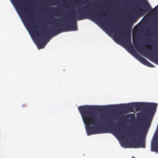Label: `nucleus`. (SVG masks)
I'll list each match as a JSON object with an SVG mask.
<instances>
[{"instance_id":"nucleus-2","label":"nucleus","mask_w":158,"mask_h":158,"mask_svg":"<svg viewBox=\"0 0 158 158\" xmlns=\"http://www.w3.org/2000/svg\"><path fill=\"white\" fill-rule=\"evenodd\" d=\"M90 7L87 5L83 7L80 9L79 11L77 12V16L75 14H72L71 16L69 18V22L67 24L57 25L54 27L48 28L46 31H43L42 34L38 37L37 40V44L38 47L39 48H43L47 40L51 35L56 33L66 31H77V28L76 21L78 19H83L89 16L102 23L106 22V19L103 16V13L101 12L97 11L96 13L97 16H95V13L93 12L90 14L88 11V9H90Z\"/></svg>"},{"instance_id":"nucleus-17","label":"nucleus","mask_w":158,"mask_h":158,"mask_svg":"<svg viewBox=\"0 0 158 158\" xmlns=\"http://www.w3.org/2000/svg\"><path fill=\"white\" fill-rule=\"evenodd\" d=\"M132 158H134V157H133Z\"/></svg>"},{"instance_id":"nucleus-12","label":"nucleus","mask_w":158,"mask_h":158,"mask_svg":"<svg viewBox=\"0 0 158 158\" xmlns=\"http://www.w3.org/2000/svg\"><path fill=\"white\" fill-rule=\"evenodd\" d=\"M26 105L25 104H23L22 106L23 107H26V106H25Z\"/></svg>"},{"instance_id":"nucleus-10","label":"nucleus","mask_w":158,"mask_h":158,"mask_svg":"<svg viewBox=\"0 0 158 158\" xmlns=\"http://www.w3.org/2000/svg\"><path fill=\"white\" fill-rule=\"evenodd\" d=\"M152 151H158V148L156 145H153L152 147Z\"/></svg>"},{"instance_id":"nucleus-16","label":"nucleus","mask_w":158,"mask_h":158,"mask_svg":"<svg viewBox=\"0 0 158 158\" xmlns=\"http://www.w3.org/2000/svg\"><path fill=\"white\" fill-rule=\"evenodd\" d=\"M157 143L158 144V141L157 142Z\"/></svg>"},{"instance_id":"nucleus-3","label":"nucleus","mask_w":158,"mask_h":158,"mask_svg":"<svg viewBox=\"0 0 158 158\" xmlns=\"http://www.w3.org/2000/svg\"><path fill=\"white\" fill-rule=\"evenodd\" d=\"M157 106L156 104L153 103H133V108L136 110H139L140 109H144L143 112L138 115L139 118L143 120V123L141 126H138L134 134L129 135V137H135L138 139V141L133 140L129 143L128 144L130 146L135 148H145L144 141L145 131L149 125L151 115L155 110ZM122 143L124 146H128V144L125 141L122 142Z\"/></svg>"},{"instance_id":"nucleus-4","label":"nucleus","mask_w":158,"mask_h":158,"mask_svg":"<svg viewBox=\"0 0 158 158\" xmlns=\"http://www.w3.org/2000/svg\"><path fill=\"white\" fill-rule=\"evenodd\" d=\"M11 0L31 34L37 35H38V30L36 29V25L34 24L33 18L29 15L26 5L23 4L21 0Z\"/></svg>"},{"instance_id":"nucleus-14","label":"nucleus","mask_w":158,"mask_h":158,"mask_svg":"<svg viewBox=\"0 0 158 158\" xmlns=\"http://www.w3.org/2000/svg\"><path fill=\"white\" fill-rule=\"evenodd\" d=\"M154 22H156V21L155 20H154Z\"/></svg>"},{"instance_id":"nucleus-13","label":"nucleus","mask_w":158,"mask_h":158,"mask_svg":"<svg viewBox=\"0 0 158 158\" xmlns=\"http://www.w3.org/2000/svg\"><path fill=\"white\" fill-rule=\"evenodd\" d=\"M51 10H54V8H51Z\"/></svg>"},{"instance_id":"nucleus-8","label":"nucleus","mask_w":158,"mask_h":158,"mask_svg":"<svg viewBox=\"0 0 158 158\" xmlns=\"http://www.w3.org/2000/svg\"><path fill=\"white\" fill-rule=\"evenodd\" d=\"M111 26V29L108 28V31L109 32H113V34L115 38L116 39H118L119 37L120 31L118 29L116 26L115 25L109 23L108 24Z\"/></svg>"},{"instance_id":"nucleus-5","label":"nucleus","mask_w":158,"mask_h":158,"mask_svg":"<svg viewBox=\"0 0 158 158\" xmlns=\"http://www.w3.org/2000/svg\"><path fill=\"white\" fill-rule=\"evenodd\" d=\"M107 108L110 110H114L118 108L124 109L130 112L133 111V103L127 105H120L119 106H108Z\"/></svg>"},{"instance_id":"nucleus-1","label":"nucleus","mask_w":158,"mask_h":158,"mask_svg":"<svg viewBox=\"0 0 158 158\" xmlns=\"http://www.w3.org/2000/svg\"><path fill=\"white\" fill-rule=\"evenodd\" d=\"M105 108L91 106H81L78 107L83 122L86 125L87 135H90L104 133L109 130L119 137L123 138V133L122 130L117 127L112 128L114 122L111 118L106 117L103 121H101L94 112L96 110H103Z\"/></svg>"},{"instance_id":"nucleus-6","label":"nucleus","mask_w":158,"mask_h":158,"mask_svg":"<svg viewBox=\"0 0 158 158\" xmlns=\"http://www.w3.org/2000/svg\"><path fill=\"white\" fill-rule=\"evenodd\" d=\"M143 2V6L142 8H137L138 13L139 15H143L151 10V8L146 0H141Z\"/></svg>"},{"instance_id":"nucleus-11","label":"nucleus","mask_w":158,"mask_h":158,"mask_svg":"<svg viewBox=\"0 0 158 158\" xmlns=\"http://www.w3.org/2000/svg\"><path fill=\"white\" fill-rule=\"evenodd\" d=\"M130 117L131 118V119H134L135 118L133 114H130Z\"/></svg>"},{"instance_id":"nucleus-9","label":"nucleus","mask_w":158,"mask_h":158,"mask_svg":"<svg viewBox=\"0 0 158 158\" xmlns=\"http://www.w3.org/2000/svg\"><path fill=\"white\" fill-rule=\"evenodd\" d=\"M137 56L138 59L142 64L149 67L151 66V64L144 58L138 55Z\"/></svg>"},{"instance_id":"nucleus-7","label":"nucleus","mask_w":158,"mask_h":158,"mask_svg":"<svg viewBox=\"0 0 158 158\" xmlns=\"http://www.w3.org/2000/svg\"><path fill=\"white\" fill-rule=\"evenodd\" d=\"M123 34V44L128 47L132 48V46L131 41L130 35L127 30H126V32Z\"/></svg>"},{"instance_id":"nucleus-15","label":"nucleus","mask_w":158,"mask_h":158,"mask_svg":"<svg viewBox=\"0 0 158 158\" xmlns=\"http://www.w3.org/2000/svg\"><path fill=\"white\" fill-rule=\"evenodd\" d=\"M54 19V20H56V19Z\"/></svg>"}]
</instances>
